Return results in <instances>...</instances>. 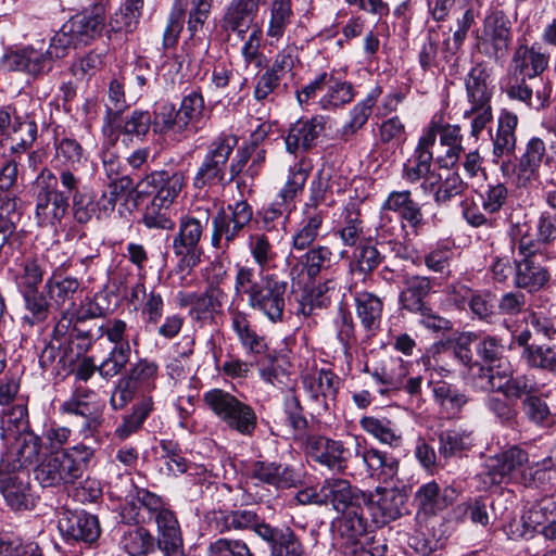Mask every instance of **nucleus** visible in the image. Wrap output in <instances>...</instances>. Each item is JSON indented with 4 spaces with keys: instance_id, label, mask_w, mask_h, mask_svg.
<instances>
[{
    "instance_id": "nucleus-1",
    "label": "nucleus",
    "mask_w": 556,
    "mask_h": 556,
    "mask_svg": "<svg viewBox=\"0 0 556 556\" xmlns=\"http://www.w3.org/2000/svg\"><path fill=\"white\" fill-rule=\"evenodd\" d=\"M549 54L538 45L519 46L509 62L505 92L513 100L523 103L528 109L541 111L549 105V92L534 90L531 84L548 67Z\"/></svg>"
},
{
    "instance_id": "nucleus-2",
    "label": "nucleus",
    "mask_w": 556,
    "mask_h": 556,
    "mask_svg": "<svg viewBox=\"0 0 556 556\" xmlns=\"http://www.w3.org/2000/svg\"><path fill=\"white\" fill-rule=\"evenodd\" d=\"M236 268V293L247 295L249 307L271 323L282 321L288 282L276 274L256 275V268L248 265L238 264Z\"/></svg>"
},
{
    "instance_id": "nucleus-3",
    "label": "nucleus",
    "mask_w": 556,
    "mask_h": 556,
    "mask_svg": "<svg viewBox=\"0 0 556 556\" xmlns=\"http://www.w3.org/2000/svg\"><path fill=\"white\" fill-rule=\"evenodd\" d=\"M365 500V492L342 478L326 479L319 488L321 504L331 505L338 514H341L336 523L339 534L352 543L366 531V520L363 517Z\"/></svg>"
},
{
    "instance_id": "nucleus-4",
    "label": "nucleus",
    "mask_w": 556,
    "mask_h": 556,
    "mask_svg": "<svg viewBox=\"0 0 556 556\" xmlns=\"http://www.w3.org/2000/svg\"><path fill=\"white\" fill-rule=\"evenodd\" d=\"M93 456V450L85 444L47 454L35 468V479L43 488L72 484L81 478Z\"/></svg>"
},
{
    "instance_id": "nucleus-5",
    "label": "nucleus",
    "mask_w": 556,
    "mask_h": 556,
    "mask_svg": "<svg viewBox=\"0 0 556 556\" xmlns=\"http://www.w3.org/2000/svg\"><path fill=\"white\" fill-rule=\"evenodd\" d=\"M203 403L230 430L244 437L253 435L257 427V416L250 404L219 388L206 391Z\"/></svg>"
},
{
    "instance_id": "nucleus-6",
    "label": "nucleus",
    "mask_w": 556,
    "mask_h": 556,
    "mask_svg": "<svg viewBox=\"0 0 556 556\" xmlns=\"http://www.w3.org/2000/svg\"><path fill=\"white\" fill-rule=\"evenodd\" d=\"M238 138L232 134H220L207 146L206 153L193 177V187L203 189L215 185H225L227 164Z\"/></svg>"
},
{
    "instance_id": "nucleus-7",
    "label": "nucleus",
    "mask_w": 556,
    "mask_h": 556,
    "mask_svg": "<svg viewBox=\"0 0 556 556\" xmlns=\"http://www.w3.org/2000/svg\"><path fill=\"white\" fill-rule=\"evenodd\" d=\"M361 438L346 433L341 439L309 435L306 452L311 458L331 470L344 471L353 455L359 454Z\"/></svg>"
},
{
    "instance_id": "nucleus-8",
    "label": "nucleus",
    "mask_w": 556,
    "mask_h": 556,
    "mask_svg": "<svg viewBox=\"0 0 556 556\" xmlns=\"http://www.w3.org/2000/svg\"><path fill=\"white\" fill-rule=\"evenodd\" d=\"M38 137L34 112H23L14 104L0 106V138L10 140V151L20 155L28 151Z\"/></svg>"
},
{
    "instance_id": "nucleus-9",
    "label": "nucleus",
    "mask_w": 556,
    "mask_h": 556,
    "mask_svg": "<svg viewBox=\"0 0 556 556\" xmlns=\"http://www.w3.org/2000/svg\"><path fill=\"white\" fill-rule=\"evenodd\" d=\"M104 404L98 394L88 388L77 387L72 395L59 407L62 415L81 419L79 433L85 438H94L101 428Z\"/></svg>"
},
{
    "instance_id": "nucleus-10",
    "label": "nucleus",
    "mask_w": 556,
    "mask_h": 556,
    "mask_svg": "<svg viewBox=\"0 0 556 556\" xmlns=\"http://www.w3.org/2000/svg\"><path fill=\"white\" fill-rule=\"evenodd\" d=\"M433 146V132L422 131L416 148L402 168V178L408 184L419 182L425 194H430L441 180L440 174L432 169Z\"/></svg>"
},
{
    "instance_id": "nucleus-11",
    "label": "nucleus",
    "mask_w": 556,
    "mask_h": 556,
    "mask_svg": "<svg viewBox=\"0 0 556 556\" xmlns=\"http://www.w3.org/2000/svg\"><path fill=\"white\" fill-rule=\"evenodd\" d=\"M313 165L309 159H300L291 168L289 177L282 189L279 191L277 199L264 210L263 222L266 227H275V222L282 219L283 222L289 217L293 205V200L296 194L302 191Z\"/></svg>"
},
{
    "instance_id": "nucleus-12",
    "label": "nucleus",
    "mask_w": 556,
    "mask_h": 556,
    "mask_svg": "<svg viewBox=\"0 0 556 556\" xmlns=\"http://www.w3.org/2000/svg\"><path fill=\"white\" fill-rule=\"evenodd\" d=\"M199 215H186L180 218L178 232L173 239V252L187 261L188 265L197 266L201 262L203 249L201 239L210 222V211L198 210Z\"/></svg>"
},
{
    "instance_id": "nucleus-13",
    "label": "nucleus",
    "mask_w": 556,
    "mask_h": 556,
    "mask_svg": "<svg viewBox=\"0 0 556 556\" xmlns=\"http://www.w3.org/2000/svg\"><path fill=\"white\" fill-rule=\"evenodd\" d=\"M228 211L229 213L220 208L212 220L211 242L217 249L223 247V240L224 247L228 248L250 224L253 216L251 205L244 200L228 205Z\"/></svg>"
},
{
    "instance_id": "nucleus-14",
    "label": "nucleus",
    "mask_w": 556,
    "mask_h": 556,
    "mask_svg": "<svg viewBox=\"0 0 556 556\" xmlns=\"http://www.w3.org/2000/svg\"><path fill=\"white\" fill-rule=\"evenodd\" d=\"M41 439L34 432H23L14 438L0 459V473L27 471L38 460Z\"/></svg>"
},
{
    "instance_id": "nucleus-15",
    "label": "nucleus",
    "mask_w": 556,
    "mask_h": 556,
    "mask_svg": "<svg viewBox=\"0 0 556 556\" xmlns=\"http://www.w3.org/2000/svg\"><path fill=\"white\" fill-rule=\"evenodd\" d=\"M406 495L397 488H377L363 502L372 522L382 527L403 515Z\"/></svg>"
},
{
    "instance_id": "nucleus-16",
    "label": "nucleus",
    "mask_w": 556,
    "mask_h": 556,
    "mask_svg": "<svg viewBox=\"0 0 556 556\" xmlns=\"http://www.w3.org/2000/svg\"><path fill=\"white\" fill-rule=\"evenodd\" d=\"M185 186V175L180 170H154L143 177L137 188L140 193H154L153 199L173 205Z\"/></svg>"
},
{
    "instance_id": "nucleus-17",
    "label": "nucleus",
    "mask_w": 556,
    "mask_h": 556,
    "mask_svg": "<svg viewBox=\"0 0 556 556\" xmlns=\"http://www.w3.org/2000/svg\"><path fill=\"white\" fill-rule=\"evenodd\" d=\"M51 58L41 48L27 46L4 53L0 58V67L5 71H17L37 77L52 70Z\"/></svg>"
},
{
    "instance_id": "nucleus-18",
    "label": "nucleus",
    "mask_w": 556,
    "mask_h": 556,
    "mask_svg": "<svg viewBox=\"0 0 556 556\" xmlns=\"http://www.w3.org/2000/svg\"><path fill=\"white\" fill-rule=\"evenodd\" d=\"M381 212H394L399 215L401 228L408 226L414 236H418L426 225L421 206L409 190L392 191L381 205Z\"/></svg>"
},
{
    "instance_id": "nucleus-19",
    "label": "nucleus",
    "mask_w": 556,
    "mask_h": 556,
    "mask_svg": "<svg viewBox=\"0 0 556 556\" xmlns=\"http://www.w3.org/2000/svg\"><path fill=\"white\" fill-rule=\"evenodd\" d=\"M58 528L67 542L92 543L100 536L98 518L85 510L63 513Z\"/></svg>"
},
{
    "instance_id": "nucleus-20",
    "label": "nucleus",
    "mask_w": 556,
    "mask_h": 556,
    "mask_svg": "<svg viewBox=\"0 0 556 556\" xmlns=\"http://www.w3.org/2000/svg\"><path fill=\"white\" fill-rule=\"evenodd\" d=\"M542 257V253H535L525 255L522 260L515 263V287L535 293L548 286L552 276L548 267L541 263Z\"/></svg>"
},
{
    "instance_id": "nucleus-21",
    "label": "nucleus",
    "mask_w": 556,
    "mask_h": 556,
    "mask_svg": "<svg viewBox=\"0 0 556 556\" xmlns=\"http://www.w3.org/2000/svg\"><path fill=\"white\" fill-rule=\"evenodd\" d=\"M0 493L13 510H27L35 506L28 471L0 473Z\"/></svg>"
},
{
    "instance_id": "nucleus-22",
    "label": "nucleus",
    "mask_w": 556,
    "mask_h": 556,
    "mask_svg": "<svg viewBox=\"0 0 556 556\" xmlns=\"http://www.w3.org/2000/svg\"><path fill=\"white\" fill-rule=\"evenodd\" d=\"M249 475L252 479L277 490L295 488L300 481L299 475L290 466L268 460L253 462Z\"/></svg>"
},
{
    "instance_id": "nucleus-23",
    "label": "nucleus",
    "mask_w": 556,
    "mask_h": 556,
    "mask_svg": "<svg viewBox=\"0 0 556 556\" xmlns=\"http://www.w3.org/2000/svg\"><path fill=\"white\" fill-rule=\"evenodd\" d=\"M35 218L40 226H56L70 207L68 197L59 190L38 189Z\"/></svg>"
},
{
    "instance_id": "nucleus-24",
    "label": "nucleus",
    "mask_w": 556,
    "mask_h": 556,
    "mask_svg": "<svg viewBox=\"0 0 556 556\" xmlns=\"http://www.w3.org/2000/svg\"><path fill=\"white\" fill-rule=\"evenodd\" d=\"M323 94L317 100V108L336 111L351 103L355 97L352 83L340 78L334 72L321 73Z\"/></svg>"
},
{
    "instance_id": "nucleus-25",
    "label": "nucleus",
    "mask_w": 556,
    "mask_h": 556,
    "mask_svg": "<svg viewBox=\"0 0 556 556\" xmlns=\"http://www.w3.org/2000/svg\"><path fill=\"white\" fill-rule=\"evenodd\" d=\"M157 526V546L165 556H185L184 541L175 513L167 505L153 519Z\"/></svg>"
},
{
    "instance_id": "nucleus-26",
    "label": "nucleus",
    "mask_w": 556,
    "mask_h": 556,
    "mask_svg": "<svg viewBox=\"0 0 556 556\" xmlns=\"http://www.w3.org/2000/svg\"><path fill=\"white\" fill-rule=\"evenodd\" d=\"M325 129V122L321 116L309 119H299L289 129L285 139L286 149L289 153H296L299 150L307 151L315 146L316 140Z\"/></svg>"
},
{
    "instance_id": "nucleus-27",
    "label": "nucleus",
    "mask_w": 556,
    "mask_h": 556,
    "mask_svg": "<svg viewBox=\"0 0 556 556\" xmlns=\"http://www.w3.org/2000/svg\"><path fill=\"white\" fill-rule=\"evenodd\" d=\"M260 534L269 545V556H307L303 543L290 527L264 529Z\"/></svg>"
},
{
    "instance_id": "nucleus-28",
    "label": "nucleus",
    "mask_w": 556,
    "mask_h": 556,
    "mask_svg": "<svg viewBox=\"0 0 556 556\" xmlns=\"http://www.w3.org/2000/svg\"><path fill=\"white\" fill-rule=\"evenodd\" d=\"M79 46L90 43L101 35L104 27V8L97 5L91 12L75 15L65 23Z\"/></svg>"
},
{
    "instance_id": "nucleus-29",
    "label": "nucleus",
    "mask_w": 556,
    "mask_h": 556,
    "mask_svg": "<svg viewBox=\"0 0 556 556\" xmlns=\"http://www.w3.org/2000/svg\"><path fill=\"white\" fill-rule=\"evenodd\" d=\"M511 41L510 23L504 15L494 14L484 22L482 45H489L492 51L489 52L495 60L506 55Z\"/></svg>"
},
{
    "instance_id": "nucleus-30",
    "label": "nucleus",
    "mask_w": 556,
    "mask_h": 556,
    "mask_svg": "<svg viewBox=\"0 0 556 556\" xmlns=\"http://www.w3.org/2000/svg\"><path fill=\"white\" fill-rule=\"evenodd\" d=\"M326 212L308 205L304 210V217L291 237V250L305 251L313 248L318 239Z\"/></svg>"
},
{
    "instance_id": "nucleus-31",
    "label": "nucleus",
    "mask_w": 556,
    "mask_h": 556,
    "mask_svg": "<svg viewBox=\"0 0 556 556\" xmlns=\"http://www.w3.org/2000/svg\"><path fill=\"white\" fill-rule=\"evenodd\" d=\"M42 262L34 256H26L16 261L9 269L10 277L18 293L39 289L45 277Z\"/></svg>"
},
{
    "instance_id": "nucleus-32",
    "label": "nucleus",
    "mask_w": 556,
    "mask_h": 556,
    "mask_svg": "<svg viewBox=\"0 0 556 556\" xmlns=\"http://www.w3.org/2000/svg\"><path fill=\"white\" fill-rule=\"evenodd\" d=\"M215 520L220 533L231 530H252L260 539L261 531L274 528L269 523L264 522L255 511L249 509L220 511L215 517Z\"/></svg>"
},
{
    "instance_id": "nucleus-33",
    "label": "nucleus",
    "mask_w": 556,
    "mask_h": 556,
    "mask_svg": "<svg viewBox=\"0 0 556 556\" xmlns=\"http://www.w3.org/2000/svg\"><path fill=\"white\" fill-rule=\"evenodd\" d=\"M404 288L400 293V302L404 309L418 313L424 312L426 307L425 299L430 294L432 280L426 276L412 275L406 276Z\"/></svg>"
},
{
    "instance_id": "nucleus-34",
    "label": "nucleus",
    "mask_w": 556,
    "mask_h": 556,
    "mask_svg": "<svg viewBox=\"0 0 556 556\" xmlns=\"http://www.w3.org/2000/svg\"><path fill=\"white\" fill-rule=\"evenodd\" d=\"M517 126V114L508 110H502L497 118L495 135L492 136L493 155L495 157L508 156L514 153Z\"/></svg>"
},
{
    "instance_id": "nucleus-35",
    "label": "nucleus",
    "mask_w": 556,
    "mask_h": 556,
    "mask_svg": "<svg viewBox=\"0 0 556 556\" xmlns=\"http://www.w3.org/2000/svg\"><path fill=\"white\" fill-rule=\"evenodd\" d=\"M303 386L312 399L323 400L327 405L328 401H334L340 380L331 370L320 369L304 376Z\"/></svg>"
},
{
    "instance_id": "nucleus-36",
    "label": "nucleus",
    "mask_w": 556,
    "mask_h": 556,
    "mask_svg": "<svg viewBox=\"0 0 556 556\" xmlns=\"http://www.w3.org/2000/svg\"><path fill=\"white\" fill-rule=\"evenodd\" d=\"M382 89L379 86L372 88L366 98L357 102L350 111V119L341 127L340 138L344 141L350 140L368 122L374 106L377 104Z\"/></svg>"
},
{
    "instance_id": "nucleus-37",
    "label": "nucleus",
    "mask_w": 556,
    "mask_h": 556,
    "mask_svg": "<svg viewBox=\"0 0 556 556\" xmlns=\"http://www.w3.org/2000/svg\"><path fill=\"white\" fill-rule=\"evenodd\" d=\"M455 498L454 489L441 490L434 481L422 484L415 494V502L427 515H434L446 508Z\"/></svg>"
},
{
    "instance_id": "nucleus-38",
    "label": "nucleus",
    "mask_w": 556,
    "mask_h": 556,
    "mask_svg": "<svg viewBox=\"0 0 556 556\" xmlns=\"http://www.w3.org/2000/svg\"><path fill=\"white\" fill-rule=\"evenodd\" d=\"M152 127L155 134L167 136L177 142L188 138L185 124L172 103H163L159 106L152 118Z\"/></svg>"
},
{
    "instance_id": "nucleus-39",
    "label": "nucleus",
    "mask_w": 556,
    "mask_h": 556,
    "mask_svg": "<svg viewBox=\"0 0 556 556\" xmlns=\"http://www.w3.org/2000/svg\"><path fill=\"white\" fill-rule=\"evenodd\" d=\"M357 456L362 457L363 464L371 478L388 482L397 473V459L375 447H365L363 451L359 450V454Z\"/></svg>"
},
{
    "instance_id": "nucleus-40",
    "label": "nucleus",
    "mask_w": 556,
    "mask_h": 556,
    "mask_svg": "<svg viewBox=\"0 0 556 556\" xmlns=\"http://www.w3.org/2000/svg\"><path fill=\"white\" fill-rule=\"evenodd\" d=\"M361 428L382 444L391 447L402 445V431L397 425L387 417L364 416L359 419Z\"/></svg>"
},
{
    "instance_id": "nucleus-41",
    "label": "nucleus",
    "mask_w": 556,
    "mask_h": 556,
    "mask_svg": "<svg viewBox=\"0 0 556 556\" xmlns=\"http://www.w3.org/2000/svg\"><path fill=\"white\" fill-rule=\"evenodd\" d=\"M334 254L327 245H315L301 255L295 266L291 268V275L299 270L300 274H305L307 278L315 279L323 270L328 269Z\"/></svg>"
},
{
    "instance_id": "nucleus-42",
    "label": "nucleus",
    "mask_w": 556,
    "mask_h": 556,
    "mask_svg": "<svg viewBox=\"0 0 556 556\" xmlns=\"http://www.w3.org/2000/svg\"><path fill=\"white\" fill-rule=\"evenodd\" d=\"M356 314L362 327L370 334L380 328L383 302L370 292H358L355 295Z\"/></svg>"
},
{
    "instance_id": "nucleus-43",
    "label": "nucleus",
    "mask_w": 556,
    "mask_h": 556,
    "mask_svg": "<svg viewBox=\"0 0 556 556\" xmlns=\"http://www.w3.org/2000/svg\"><path fill=\"white\" fill-rule=\"evenodd\" d=\"M258 11L242 0H231L222 21V28L243 38Z\"/></svg>"
},
{
    "instance_id": "nucleus-44",
    "label": "nucleus",
    "mask_w": 556,
    "mask_h": 556,
    "mask_svg": "<svg viewBox=\"0 0 556 556\" xmlns=\"http://www.w3.org/2000/svg\"><path fill=\"white\" fill-rule=\"evenodd\" d=\"M177 111L185 124V130L188 136L190 134H197L204 126L206 111L204 99L200 92L191 91L186 94Z\"/></svg>"
},
{
    "instance_id": "nucleus-45",
    "label": "nucleus",
    "mask_w": 556,
    "mask_h": 556,
    "mask_svg": "<svg viewBox=\"0 0 556 556\" xmlns=\"http://www.w3.org/2000/svg\"><path fill=\"white\" fill-rule=\"evenodd\" d=\"M478 372L476 374V386L481 390L500 392L514 375V368L508 361H500L496 366L492 364L484 367L476 364Z\"/></svg>"
},
{
    "instance_id": "nucleus-46",
    "label": "nucleus",
    "mask_w": 556,
    "mask_h": 556,
    "mask_svg": "<svg viewBox=\"0 0 556 556\" xmlns=\"http://www.w3.org/2000/svg\"><path fill=\"white\" fill-rule=\"evenodd\" d=\"M231 329L237 334L241 345L254 354L266 350L264 338L252 328L249 314L239 309L230 311Z\"/></svg>"
},
{
    "instance_id": "nucleus-47",
    "label": "nucleus",
    "mask_w": 556,
    "mask_h": 556,
    "mask_svg": "<svg viewBox=\"0 0 556 556\" xmlns=\"http://www.w3.org/2000/svg\"><path fill=\"white\" fill-rule=\"evenodd\" d=\"M80 281L71 276H62L58 270L45 282V290L49 299L56 305L62 306L65 303H73L75 295L81 291Z\"/></svg>"
},
{
    "instance_id": "nucleus-48",
    "label": "nucleus",
    "mask_w": 556,
    "mask_h": 556,
    "mask_svg": "<svg viewBox=\"0 0 556 556\" xmlns=\"http://www.w3.org/2000/svg\"><path fill=\"white\" fill-rule=\"evenodd\" d=\"M248 249L252 260L257 266L256 275L269 274L275 266L278 253L265 233H252L248 239Z\"/></svg>"
},
{
    "instance_id": "nucleus-49",
    "label": "nucleus",
    "mask_w": 556,
    "mask_h": 556,
    "mask_svg": "<svg viewBox=\"0 0 556 556\" xmlns=\"http://www.w3.org/2000/svg\"><path fill=\"white\" fill-rule=\"evenodd\" d=\"M489 73L482 64L473 66L466 79V90L471 108L491 106V90L488 87Z\"/></svg>"
},
{
    "instance_id": "nucleus-50",
    "label": "nucleus",
    "mask_w": 556,
    "mask_h": 556,
    "mask_svg": "<svg viewBox=\"0 0 556 556\" xmlns=\"http://www.w3.org/2000/svg\"><path fill=\"white\" fill-rule=\"evenodd\" d=\"M20 294L23 298L24 308L26 311L25 315L22 317L23 323L30 327L45 323L51 311L48 294L40 291V289L25 291Z\"/></svg>"
},
{
    "instance_id": "nucleus-51",
    "label": "nucleus",
    "mask_w": 556,
    "mask_h": 556,
    "mask_svg": "<svg viewBox=\"0 0 556 556\" xmlns=\"http://www.w3.org/2000/svg\"><path fill=\"white\" fill-rule=\"evenodd\" d=\"M342 222L334 232L346 247L357 245L364 236V222L355 203L348 204L342 211Z\"/></svg>"
},
{
    "instance_id": "nucleus-52",
    "label": "nucleus",
    "mask_w": 556,
    "mask_h": 556,
    "mask_svg": "<svg viewBox=\"0 0 556 556\" xmlns=\"http://www.w3.org/2000/svg\"><path fill=\"white\" fill-rule=\"evenodd\" d=\"M269 18L266 28V35L271 40H280L287 27L291 24L293 16L291 0H270Z\"/></svg>"
},
{
    "instance_id": "nucleus-53",
    "label": "nucleus",
    "mask_w": 556,
    "mask_h": 556,
    "mask_svg": "<svg viewBox=\"0 0 556 556\" xmlns=\"http://www.w3.org/2000/svg\"><path fill=\"white\" fill-rule=\"evenodd\" d=\"M432 391L435 402L448 418L456 417L469 402L466 393L446 382L435 384Z\"/></svg>"
},
{
    "instance_id": "nucleus-54",
    "label": "nucleus",
    "mask_w": 556,
    "mask_h": 556,
    "mask_svg": "<svg viewBox=\"0 0 556 556\" xmlns=\"http://www.w3.org/2000/svg\"><path fill=\"white\" fill-rule=\"evenodd\" d=\"M508 236L519 254L525 256L535 253L539 254L541 252L539 240L535 233H533L532 225L526 217L516 222L511 220Z\"/></svg>"
},
{
    "instance_id": "nucleus-55",
    "label": "nucleus",
    "mask_w": 556,
    "mask_h": 556,
    "mask_svg": "<svg viewBox=\"0 0 556 556\" xmlns=\"http://www.w3.org/2000/svg\"><path fill=\"white\" fill-rule=\"evenodd\" d=\"M156 545L154 536L141 527L128 530L121 540L122 548L130 556H147Z\"/></svg>"
},
{
    "instance_id": "nucleus-56",
    "label": "nucleus",
    "mask_w": 556,
    "mask_h": 556,
    "mask_svg": "<svg viewBox=\"0 0 556 556\" xmlns=\"http://www.w3.org/2000/svg\"><path fill=\"white\" fill-rule=\"evenodd\" d=\"M109 124L124 135L142 140L152 127V116L149 111L135 110L123 119L118 116L115 123L110 119Z\"/></svg>"
},
{
    "instance_id": "nucleus-57",
    "label": "nucleus",
    "mask_w": 556,
    "mask_h": 556,
    "mask_svg": "<svg viewBox=\"0 0 556 556\" xmlns=\"http://www.w3.org/2000/svg\"><path fill=\"white\" fill-rule=\"evenodd\" d=\"M336 338L343 349L345 358H352V348L356 343L355 324L351 312L340 305L333 319Z\"/></svg>"
},
{
    "instance_id": "nucleus-58",
    "label": "nucleus",
    "mask_w": 556,
    "mask_h": 556,
    "mask_svg": "<svg viewBox=\"0 0 556 556\" xmlns=\"http://www.w3.org/2000/svg\"><path fill=\"white\" fill-rule=\"evenodd\" d=\"M521 358L532 369H540L556 375V346L538 344L521 352Z\"/></svg>"
},
{
    "instance_id": "nucleus-59",
    "label": "nucleus",
    "mask_w": 556,
    "mask_h": 556,
    "mask_svg": "<svg viewBox=\"0 0 556 556\" xmlns=\"http://www.w3.org/2000/svg\"><path fill=\"white\" fill-rule=\"evenodd\" d=\"M408 365L409 363L401 357L391 358L379 371L374 374V378L379 383L387 386L388 389L400 390L409 374Z\"/></svg>"
},
{
    "instance_id": "nucleus-60",
    "label": "nucleus",
    "mask_w": 556,
    "mask_h": 556,
    "mask_svg": "<svg viewBox=\"0 0 556 556\" xmlns=\"http://www.w3.org/2000/svg\"><path fill=\"white\" fill-rule=\"evenodd\" d=\"M225 293L219 288H211L205 293L197 295H188V303L192 305V311L197 314V318H205L218 312L225 299Z\"/></svg>"
},
{
    "instance_id": "nucleus-61",
    "label": "nucleus",
    "mask_w": 556,
    "mask_h": 556,
    "mask_svg": "<svg viewBox=\"0 0 556 556\" xmlns=\"http://www.w3.org/2000/svg\"><path fill=\"white\" fill-rule=\"evenodd\" d=\"M439 443L441 456L444 458L454 457L471 446V433L459 430H446L440 433Z\"/></svg>"
},
{
    "instance_id": "nucleus-62",
    "label": "nucleus",
    "mask_w": 556,
    "mask_h": 556,
    "mask_svg": "<svg viewBox=\"0 0 556 556\" xmlns=\"http://www.w3.org/2000/svg\"><path fill=\"white\" fill-rule=\"evenodd\" d=\"M546 155V147L543 139L532 137L527 146L526 151L520 159V170L525 174L527 179L536 175L544 157Z\"/></svg>"
},
{
    "instance_id": "nucleus-63",
    "label": "nucleus",
    "mask_w": 556,
    "mask_h": 556,
    "mask_svg": "<svg viewBox=\"0 0 556 556\" xmlns=\"http://www.w3.org/2000/svg\"><path fill=\"white\" fill-rule=\"evenodd\" d=\"M54 147V165L75 168L80 164L84 150L78 141L73 138L64 137L55 140Z\"/></svg>"
},
{
    "instance_id": "nucleus-64",
    "label": "nucleus",
    "mask_w": 556,
    "mask_h": 556,
    "mask_svg": "<svg viewBox=\"0 0 556 556\" xmlns=\"http://www.w3.org/2000/svg\"><path fill=\"white\" fill-rule=\"evenodd\" d=\"M208 556H255L247 542L240 539L219 538L207 546Z\"/></svg>"
}]
</instances>
